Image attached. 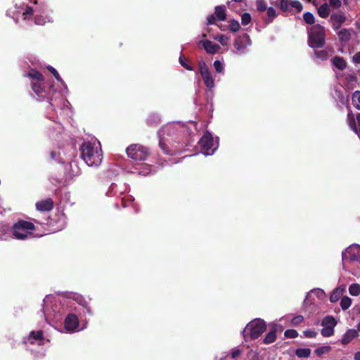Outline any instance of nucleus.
Returning a JSON list of instances; mask_svg holds the SVG:
<instances>
[{
  "label": "nucleus",
  "instance_id": "6e6d98bb",
  "mask_svg": "<svg viewBox=\"0 0 360 360\" xmlns=\"http://www.w3.org/2000/svg\"><path fill=\"white\" fill-rule=\"evenodd\" d=\"M58 156H59V153L56 151H51L50 153V157H51V159H52V160H57Z\"/></svg>",
  "mask_w": 360,
  "mask_h": 360
},
{
  "label": "nucleus",
  "instance_id": "6e6552de",
  "mask_svg": "<svg viewBox=\"0 0 360 360\" xmlns=\"http://www.w3.org/2000/svg\"><path fill=\"white\" fill-rule=\"evenodd\" d=\"M44 331L41 330L37 331L32 330L27 337V341L32 345L37 343L39 345H44Z\"/></svg>",
  "mask_w": 360,
  "mask_h": 360
},
{
  "label": "nucleus",
  "instance_id": "0eeeda50",
  "mask_svg": "<svg viewBox=\"0 0 360 360\" xmlns=\"http://www.w3.org/2000/svg\"><path fill=\"white\" fill-rule=\"evenodd\" d=\"M198 144L202 150H204L205 153L209 154L213 146V138L210 133H205L202 137L200 139Z\"/></svg>",
  "mask_w": 360,
  "mask_h": 360
},
{
  "label": "nucleus",
  "instance_id": "13d9d810",
  "mask_svg": "<svg viewBox=\"0 0 360 360\" xmlns=\"http://www.w3.org/2000/svg\"><path fill=\"white\" fill-rule=\"evenodd\" d=\"M356 77L354 75H350L348 77H347V80L349 82H354L356 81Z\"/></svg>",
  "mask_w": 360,
  "mask_h": 360
},
{
  "label": "nucleus",
  "instance_id": "f257e3e1",
  "mask_svg": "<svg viewBox=\"0 0 360 360\" xmlns=\"http://www.w3.org/2000/svg\"><path fill=\"white\" fill-rule=\"evenodd\" d=\"M80 156L90 167H97L102 161V151L99 143L84 142L79 147Z\"/></svg>",
  "mask_w": 360,
  "mask_h": 360
},
{
  "label": "nucleus",
  "instance_id": "09e8293b",
  "mask_svg": "<svg viewBox=\"0 0 360 360\" xmlns=\"http://www.w3.org/2000/svg\"><path fill=\"white\" fill-rule=\"evenodd\" d=\"M216 20H217V17L214 14H212L207 18V25H213L215 23Z\"/></svg>",
  "mask_w": 360,
  "mask_h": 360
},
{
  "label": "nucleus",
  "instance_id": "a878e982",
  "mask_svg": "<svg viewBox=\"0 0 360 360\" xmlns=\"http://www.w3.org/2000/svg\"><path fill=\"white\" fill-rule=\"evenodd\" d=\"M310 354L311 350L308 348H299L295 350V354L299 358H308Z\"/></svg>",
  "mask_w": 360,
  "mask_h": 360
},
{
  "label": "nucleus",
  "instance_id": "f704fd0d",
  "mask_svg": "<svg viewBox=\"0 0 360 360\" xmlns=\"http://www.w3.org/2000/svg\"><path fill=\"white\" fill-rule=\"evenodd\" d=\"M267 16L269 18L268 23L271 22L276 16V10L273 7H269L267 9Z\"/></svg>",
  "mask_w": 360,
  "mask_h": 360
},
{
  "label": "nucleus",
  "instance_id": "7ed1b4c3",
  "mask_svg": "<svg viewBox=\"0 0 360 360\" xmlns=\"http://www.w3.org/2000/svg\"><path fill=\"white\" fill-rule=\"evenodd\" d=\"M35 230L33 223L20 219L12 226L13 236L18 240H25L32 235V231Z\"/></svg>",
  "mask_w": 360,
  "mask_h": 360
},
{
  "label": "nucleus",
  "instance_id": "f8f14e48",
  "mask_svg": "<svg viewBox=\"0 0 360 360\" xmlns=\"http://www.w3.org/2000/svg\"><path fill=\"white\" fill-rule=\"evenodd\" d=\"M199 44L202 46V47L205 49V51L207 53L210 54L216 53L220 49V46L217 44H214L212 41L207 39L200 40L199 41Z\"/></svg>",
  "mask_w": 360,
  "mask_h": 360
},
{
  "label": "nucleus",
  "instance_id": "5fc2aeb1",
  "mask_svg": "<svg viewBox=\"0 0 360 360\" xmlns=\"http://www.w3.org/2000/svg\"><path fill=\"white\" fill-rule=\"evenodd\" d=\"M241 353V351L238 349H234L232 353H231V357L233 359H235L236 358L237 356H238Z\"/></svg>",
  "mask_w": 360,
  "mask_h": 360
},
{
  "label": "nucleus",
  "instance_id": "473e14b6",
  "mask_svg": "<svg viewBox=\"0 0 360 360\" xmlns=\"http://www.w3.org/2000/svg\"><path fill=\"white\" fill-rule=\"evenodd\" d=\"M321 333L323 337H330L334 333V328L329 326H323L321 330Z\"/></svg>",
  "mask_w": 360,
  "mask_h": 360
},
{
  "label": "nucleus",
  "instance_id": "8fccbe9b",
  "mask_svg": "<svg viewBox=\"0 0 360 360\" xmlns=\"http://www.w3.org/2000/svg\"><path fill=\"white\" fill-rule=\"evenodd\" d=\"M338 8L341 6L340 0H329V6Z\"/></svg>",
  "mask_w": 360,
  "mask_h": 360
},
{
  "label": "nucleus",
  "instance_id": "ea45409f",
  "mask_svg": "<svg viewBox=\"0 0 360 360\" xmlns=\"http://www.w3.org/2000/svg\"><path fill=\"white\" fill-rule=\"evenodd\" d=\"M48 70L53 74L56 79L58 82H63V79L58 74V71L52 66L49 65L47 67Z\"/></svg>",
  "mask_w": 360,
  "mask_h": 360
},
{
  "label": "nucleus",
  "instance_id": "bf43d9fd",
  "mask_svg": "<svg viewBox=\"0 0 360 360\" xmlns=\"http://www.w3.org/2000/svg\"><path fill=\"white\" fill-rule=\"evenodd\" d=\"M0 226H1L0 230L8 231L10 229V226L6 224H1Z\"/></svg>",
  "mask_w": 360,
  "mask_h": 360
},
{
  "label": "nucleus",
  "instance_id": "5701e85b",
  "mask_svg": "<svg viewBox=\"0 0 360 360\" xmlns=\"http://www.w3.org/2000/svg\"><path fill=\"white\" fill-rule=\"evenodd\" d=\"M339 39L342 42H347L349 41L351 33L349 30L343 28L338 33Z\"/></svg>",
  "mask_w": 360,
  "mask_h": 360
},
{
  "label": "nucleus",
  "instance_id": "39448f33",
  "mask_svg": "<svg viewBox=\"0 0 360 360\" xmlns=\"http://www.w3.org/2000/svg\"><path fill=\"white\" fill-rule=\"evenodd\" d=\"M266 326L265 322L262 319H256L250 322L243 331L244 338H245L247 332L250 331V337L252 340L258 338L266 330Z\"/></svg>",
  "mask_w": 360,
  "mask_h": 360
},
{
  "label": "nucleus",
  "instance_id": "37998d69",
  "mask_svg": "<svg viewBox=\"0 0 360 360\" xmlns=\"http://www.w3.org/2000/svg\"><path fill=\"white\" fill-rule=\"evenodd\" d=\"M304 321V317L302 315H298V316H295L292 320H291V324L292 326H297L299 324H300L301 323H302Z\"/></svg>",
  "mask_w": 360,
  "mask_h": 360
},
{
  "label": "nucleus",
  "instance_id": "9d476101",
  "mask_svg": "<svg viewBox=\"0 0 360 360\" xmlns=\"http://www.w3.org/2000/svg\"><path fill=\"white\" fill-rule=\"evenodd\" d=\"M53 208V200L48 198L36 202V209L40 212H49Z\"/></svg>",
  "mask_w": 360,
  "mask_h": 360
},
{
  "label": "nucleus",
  "instance_id": "1a4fd4ad",
  "mask_svg": "<svg viewBox=\"0 0 360 360\" xmlns=\"http://www.w3.org/2000/svg\"><path fill=\"white\" fill-rule=\"evenodd\" d=\"M250 41V36L247 33H243L236 39L233 46L238 51L244 50Z\"/></svg>",
  "mask_w": 360,
  "mask_h": 360
},
{
  "label": "nucleus",
  "instance_id": "4468645a",
  "mask_svg": "<svg viewBox=\"0 0 360 360\" xmlns=\"http://www.w3.org/2000/svg\"><path fill=\"white\" fill-rule=\"evenodd\" d=\"M358 335V332L355 329H349L342 335L340 340L341 343L344 345L349 344L353 339Z\"/></svg>",
  "mask_w": 360,
  "mask_h": 360
},
{
  "label": "nucleus",
  "instance_id": "cd10ccee",
  "mask_svg": "<svg viewBox=\"0 0 360 360\" xmlns=\"http://www.w3.org/2000/svg\"><path fill=\"white\" fill-rule=\"evenodd\" d=\"M352 300L350 297L347 296H344L342 297L340 301V307L342 310H347L351 306Z\"/></svg>",
  "mask_w": 360,
  "mask_h": 360
},
{
  "label": "nucleus",
  "instance_id": "7c9ffc66",
  "mask_svg": "<svg viewBox=\"0 0 360 360\" xmlns=\"http://www.w3.org/2000/svg\"><path fill=\"white\" fill-rule=\"evenodd\" d=\"M331 349L330 346H322L316 349L314 352L317 356H321L324 354L329 353L331 351Z\"/></svg>",
  "mask_w": 360,
  "mask_h": 360
},
{
  "label": "nucleus",
  "instance_id": "052dcab7",
  "mask_svg": "<svg viewBox=\"0 0 360 360\" xmlns=\"http://www.w3.org/2000/svg\"><path fill=\"white\" fill-rule=\"evenodd\" d=\"M356 121L358 122V127H360V113H357L356 114Z\"/></svg>",
  "mask_w": 360,
  "mask_h": 360
},
{
  "label": "nucleus",
  "instance_id": "69168bd1",
  "mask_svg": "<svg viewBox=\"0 0 360 360\" xmlns=\"http://www.w3.org/2000/svg\"><path fill=\"white\" fill-rule=\"evenodd\" d=\"M357 329L359 331H360V322L357 325Z\"/></svg>",
  "mask_w": 360,
  "mask_h": 360
},
{
  "label": "nucleus",
  "instance_id": "0e129e2a",
  "mask_svg": "<svg viewBox=\"0 0 360 360\" xmlns=\"http://www.w3.org/2000/svg\"><path fill=\"white\" fill-rule=\"evenodd\" d=\"M169 131H170L171 133H173L174 131V129L172 128V127H170Z\"/></svg>",
  "mask_w": 360,
  "mask_h": 360
},
{
  "label": "nucleus",
  "instance_id": "4be33fe9",
  "mask_svg": "<svg viewBox=\"0 0 360 360\" xmlns=\"http://www.w3.org/2000/svg\"><path fill=\"white\" fill-rule=\"evenodd\" d=\"M321 325L323 326H329L335 328V326L337 325V321L333 316H326L324 317V319L322 320Z\"/></svg>",
  "mask_w": 360,
  "mask_h": 360
},
{
  "label": "nucleus",
  "instance_id": "2eb2a0df",
  "mask_svg": "<svg viewBox=\"0 0 360 360\" xmlns=\"http://www.w3.org/2000/svg\"><path fill=\"white\" fill-rule=\"evenodd\" d=\"M347 108L348 109V112L347 115V124L352 131H356L357 127L356 123V119L355 118L354 115L352 110H351L349 105H347Z\"/></svg>",
  "mask_w": 360,
  "mask_h": 360
},
{
  "label": "nucleus",
  "instance_id": "3c124183",
  "mask_svg": "<svg viewBox=\"0 0 360 360\" xmlns=\"http://www.w3.org/2000/svg\"><path fill=\"white\" fill-rule=\"evenodd\" d=\"M33 13V8L31 6H27L22 15L25 17V18H26L27 15H32Z\"/></svg>",
  "mask_w": 360,
  "mask_h": 360
},
{
  "label": "nucleus",
  "instance_id": "4d7b16f0",
  "mask_svg": "<svg viewBox=\"0 0 360 360\" xmlns=\"http://www.w3.org/2000/svg\"><path fill=\"white\" fill-rule=\"evenodd\" d=\"M75 300H76L79 304H82L83 302H84V300L82 297L79 295H76L75 297H73Z\"/></svg>",
  "mask_w": 360,
  "mask_h": 360
},
{
  "label": "nucleus",
  "instance_id": "423d86ee",
  "mask_svg": "<svg viewBox=\"0 0 360 360\" xmlns=\"http://www.w3.org/2000/svg\"><path fill=\"white\" fill-rule=\"evenodd\" d=\"M174 142L181 145V147H177L172 144L170 148L166 143L165 139L160 138L159 140V147L162 150V151L164 154L168 155H176V153H179L181 150V148H183L185 144L184 141H183L182 140H180V139L174 141Z\"/></svg>",
  "mask_w": 360,
  "mask_h": 360
},
{
  "label": "nucleus",
  "instance_id": "e2e57ef3",
  "mask_svg": "<svg viewBox=\"0 0 360 360\" xmlns=\"http://www.w3.org/2000/svg\"><path fill=\"white\" fill-rule=\"evenodd\" d=\"M355 134L358 135V136L360 138V127H356V130L353 131Z\"/></svg>",
  "mask_w": 360,
  "mask_h": 360
},
{
  "label": "nucleus",
  "instance_id": "ddd939ff",
  "mask_svg": "<svg viewBox=\"0 0 360 360\" xmlns=\"http://www.w3.org/2000/svg\"><path fill=\"white\" fill-rule=\"evenodd\" d=\"M78 319L75 314H69L65 320V327L68 330L73 331L78 327Z\"/></svg>",
  "mask_w": 360,
  "mask_h": 360
},
{
  "label": "nucleus",
  "instance_id": "864d4df0",
  "mask_svg": "<svg viewBox=\"0 0 360 360\" xmlns=\"http://www.w3.org/2000/svg\"><path fill=\"white\" fill-rule=\"evenodd\" d=\"M353 61L355 63H360V51L354 54L353 56Z\"/></svg>",
  "mask_w": 360,
  "mask_h": 360
},
{
  "label": "nucleus",
  "instance_id": "dca6fc26",
  "mask_svg": "<svg viewBox=\"0 0 360 360\" xmlns=\"http://www.w3.org/2000/svg\"><path fill=\"white\" fill-rule=\"evenodd\" d=\"M332 64L338 70H343L347 68V62L343 57L335 56L331 59Z\"/></svg>",
  "mask_w": 360,
  "mask_h": 360
},
{
  "label": "nucleus",
  "instance_id": "a18cd8bd",
  "mask_svg": "<svg viewBox=\"0 0 360 360\" xmlns=\"http://www.w3.org/2000/svg\"><path fill=\"white\" fill-rule=\"evenodd\" d=\"M214 68L215 71L218 73H221L224 71V66L219 60H215L214 62Z\"/></svg>",
  "mask_w": 360,
  "mask_h": 360
},
{
  "label": "nucleus",
  "instance_id": "680f3d73",
  "mask_svg": "<svg viewBox=\"0 0 360 360\" xmlns=\"http://www.w3.org/2000/svg\"><path fill=\"white\" fill-rule=\"evenodd\" d=\"M354 360H360V352H357L354 354Z\"/></svg>",
  "mask_w": 360,
  "mask_h": 360
},
{
  "label": "nucleus",
  "instance_id": "412c9836",
  "mask_svg": "<svg viewBox=\"0 0 360 360\" xmlns=\"http://www.w3.org/2000/svg\"><path fill=\"white\" fill-rule=\"evenodd\" d=\"M330 7L329 5L327 3L323 4L319 8H318V13L319 15L323 18H327L330 14Z\"/></svg>",
  "mask_w": 360,
  "mask_h": 360
},
{
  "label": "nucleus",
  "instance_id": "f03ea898",
  "mask_svg": "<svg viewBox=\"0 0 360 360\" xmlns=\"http://www.w3.org/2000/svg\"><path fill=\"white\" fill-rule=\"evenodd\" d=\"M308 45L313 49L323 48L326 43V32L323 26L316 24L307 28Z\"/></svg>",
  "mask_w": 360,
  "mask_h": 360
},
{
  "label": "nucleus",
  "instance_id": "58836bf2",
  "mask_svg": "<svg viewBox=\"0 0 360 360\" xmlns=\"http://www.w3.org/2000/svg\"><path fill=\"white\" fill-rule=\"evenodd\" d=\"M284 335L288 338H295L298 336V333L294 329H288L285 331Z\"/></svg>",
  "mask_w": 360,
  "mask_h": 360
},
{
  "label": "nucleus",
  "instance_id": "c756f323",
  "mask_svg": "<svg viewBox=\"0 0 360 360\" xmlns=\"http://www.w3.org/2000/svg\"><path fill=\"white\" fill-rule=\"evenodd\" d=\"M198 66H199V72H200V74L201 76L210 72V69L205 61H203V60L199 61Z\"/></svg>",
  "mask_w": 360,
  "mask_h": 360
},
{
  "label": "nucleus",
  "instance_id": "49530a36",
  "mask_svg": "<svg viewBox=\"0 0 360 360\" xmlns=\"http://www.w3.org/2000/svg\"><path fill=\"white\" fill-rule=\"evenodd\" d=\"M45 18L41 15H36L34 17V22L36 25H41L45 23Z\"/></svg>",
  "mask_w": 360,
  "mask_h": 360
},
{
  "label": "nucleus",
  "instance_id": "de8ad7c7",
  "mask_svg": "<svg viewBox=\"0 0 360 360\" xmlns=\"http://www.w3.org/2000/svg\"><path fill=\"white\" fill-rule=\"evenodd\" d=\"M304 335L306 338H315L317 335V332L313 330H307L304 331Z\"/></svg>",
  "mask_w": 360,
  "mask_h": 360
},
{
  "label": "nucleus",
  "instance_id": "72a5a7b5",
  "mask_svg": "<svg viewBox=\"0 0 360 360\" xmlns=\"http://www.w3.org/2000/svg\"><path fill=\"white\" fill-rule=\"evenodd\" d=\"M303 19L307 24L313 25L315 22L313 14L310 12H306L303 15Z\"/></svg>",
  "mask_w": 360,
  "mask_h": 360
},
{
  "label": "nucleus",
  "instance_id": "e433bc0d",
  "mask_svg": "<svg viewBox=\"0 0 360 360\" xmlns=\"http://www.w3.org/2000/svg\"><path fill=\"white\" fill-rule=\"evenodd\" d=\"M240 29V25L238 20H232L229 22V30L233 32H236L238 31Z\"/></svg>",
  "mask_w": 360,
  "mask_h": 360
},
{
  "label": "nucleus",
  "instance_id": "6ab92c4d",
  "mask_svg": "<svg viewBox=\"0 0 360 360\" xmlns=\"http://www.w3.org/2000/svg\"><path fill=\"white\" fill-rule=\"evenodd\" d=\"M25 76L30 77L34 82H44V80L43 75L36 70L27 72Z\"/></svg>",
  "mask_w": 360,
  "mask_h": 360
},
{
  "label": "nucleus",
  "instance_id": "c9c22d12",
  "mask_svg": "<svg viewBox=\"0 0 360 360\" xmlns=\"http://www.w3.org/2000/svg\"><path fill=\"white\" fill-rule=\"evenodd\" d=\"M315 56L323 60H325L328 57V53L326 50H321V51H314Z\"/></svg>",
  "mask_w": 360,
  "mask_h": 360
},
{
  "label": "nucleus",
  "instance_id": "338daca9",
  "mask_svg": "<svg viewBox=\"0 0 360 360\" xmlns=\"http://www.w3.org/2000/svg\"><path fill=\"white\" fill-rule=\"evenodd\" d=\"M233 1L235 2H241L242 1V0H233Z\"/></svg>",
  "mask_w": 360,
  "mask_h": 360
},
{
  "label": "nucleus",
  "instance_id": "f3484780",
  "mask_svg": "<svg viewBox=\"0 0 360 360\" xmlns=\"http://www.w3.org/2000/svg\"><path fill=\"white\" fill-rule=\"evenodd\" d=\"M215 16L217 18V20L224 21L226 19V7L224 5L217 6L214 8V13Z\"/></svg>",
  "mask_w": 360,
  "mask_h": 360
},
{
  "label": "nucleus",
  "instance_id": "79ce46f5",
  "mask_svg": "<svg viewBox=\"0 0 360 360\" xmlns=\"http://www.w3.org/2000/svg\"><path fill=\"white\" fill-rule=\"evenodd\" d=\"M290 6L297 10V12H301L303 6L302 4L299 1H292L290 3Z\"/></svg>",
  "mask_w": 360,
  "mask_h": 360
},
{
  "label": "nucleus",
  "instance_id": "20e7f679",
  "mask_svg": "<svg viewBox=\"0 0 360 360\" xmlns=\"http://www.w3.org/2000/svg\"><path fill=\"white\" fill-rule=\"evenodd\" d=\"M128 158L135 161H144L150 155L148 148L140 144H131L126 149Z\"/></svg>",
  "mask_w": 360,
  "mask_h": 360
},
{
  "label": "nucleus",
  "instance_id": "393cba45",
  "mask_svg": "<svg viewBox=\"0 0 360 360\" xmlns=\"http://www.w3.org/2000/svg\"><path fill=\"white\" fill-rule=\"evenodd\" d=\"M344 292V288L341 289L340 288H335L331 293L330 296V301L331 302H336L342 295Z\"/></svg>",
  "mask_w": 360,
  "mask_h": 360
},
{
  "label": "nucleus",
  "instance_id": "9b49d317",
  "mask_svg": "<svg viewBox=\"0 0 360 360\" xmlns=\"http://www.w3.org/2000/svg\"><path fill=\"white\" fill-rule=\"evenodd\" d=\"M345 20L346 17L343 13H335L330 16V21L333 24V27L334 30L340 29Z\"/></svg>",
  "mask_w": 360,
  "mask_h": 360
},
{
  "label": "nucleus",
  "instance_id": "c85d7f7f",
  "mask_svg": "<svg viewBox=\"0 0 360 360\" xmlns=\"http://www.w3.org/2000/svg\"><path fill=\"white\" fill-rule=\"evenodd\" d=\"M349 292L352 296H358L360 294V285L352 283L349 287Z\"/></svg>",
  "mask_w": 360,
  "mask_h": 360
},
{
  "label": "nucleus",
  "instance_id": "aec40b11",
  "mask_svg": "<svg viewBox=\"0 0 360 360\" xmlns=\"http://www.w3.org/2000/svg\"><path fill=\"white\" fill-rule=\"evenodd\" d=\"M276 340V329L273 328L265 336L263 342L266 345L273 343Z\"/></svg>",
  "mask_w": 360,
  "mask_h": 360
},
{
  "label": "nucleus",
  "instance_id": "bb28decb",
  "mask_svg": "<svg viewBox=\"0 0 360 360\" xmlns=\"http://www.w3.org/2000/svg\"><path fill=\"white\" fill-rule=\"evenodd\" d=\"M352 101L355 108L360 110V91H355L353 93Z\"/></svg>",
  "mask_w": 360,
  "mask_h": 360
},
{
  "label": "nucleus",
  "instance_id": "2f4dec72",
  "mask_svg": "<svg viewBox=\"0 0 360 360\" xmlns=\"http://www.w3.org/2000/svg\"><path fill=\"white\" fill-rule=\"evenodd\" d=\"M179 61L181 65L183 66L187 70L193 71L194 70V68L187 63V59L184 56H180Z\"/></svg>",
  "mask_w": 360,
  "mask_h": 360
},
{
  "label": "nucleus",
  "instance_id": "b1692460",
  "mask_svg": "<svg viewBox=\"0 0 360 360\" xmlns=\"http://www.w3.org/2000/svg\"><path fill=\"white\" fill-rule=\"evenodd\" d=\"M201 77H202L204 84L207 86V88H208L209 89H212L214 86V82L212 76L211 75V72L204 75Z\"/></svg>",
  "mask_w": 360,
  "mask_h": 360
},
{
  "label": "nucleus",
  "instance_id": "c03bdc74",
  "mask_svg": "<svg viewBox=\"0 0 360 360\" xmlns=\"http://www.w3.org/2000/svg\"><path fill=\"white\" fill-rule=\"evenodd\" d=\"M290 3L288 0H280V8L281 9L286 12L288 11V7L290 6Z\"/></svg>",
  "mask_w": 360,
  "mask_h": 360
},
{
  "label": "nucleus",
  "instance_id": "a19ab883",
  "mask_svg": "<svg viewBox=\"0 0 360 360\" xmlns=\"http://www.w3.org/2000/svg\"><path fill=\"white\" fill-rule=\"evenodd\" d=\"M257 8L259 12L265 11L268 8L264 0L257 1Z\"/></svg>",
  "mask_w": 360,
  "mask_h": 360
},
{
  "label": "nucleus",
  "instance_id": "4c0bfd02",
  "mask_svg": "<svg viewBox=\"0 0 360 360\" xmlns=\"http://www.w3.org/2000/svg\"><path fill=\"white\" fill-rule=\"evenodd\" d=\"M252 20V17L249 13H244L241 16V23L243 25H248Z\"/></svg>",
  "mask_w": 360,
  "mask_h": 360
},
{
  "label": "nucleus",
  "instance_id": "603ef678",
  "mask_svg": "<svg viewBox=\"0 0 360 360\" xmlns=\"http://www.w3.org/2000/svg\"><path fill=\"white\" fill-rule=\"evenodd\" d=\"M218 40L221 43V45L224 46L228 44L229 38L225 37L224 35H221L219 37Z\"/></svg>",
  "mask_w": 360,
  "mask_h": 360
},
{
  "label": "nucleus",
  "instance_id": "a211bd4d",
  "mask_svg": "<svg viewBox=\"0 0 360 360\" xmlns=\"http://www.w3.org/2000/svg\"><path fill=\"white\" fill-rule=\"evenodd\" d=\"M43 82H31V86L33 91L39 97H44V89L42 86Z\"/></svg>",
  "mask_w": 360,
  "mask_h": 360
}]
</instances>
